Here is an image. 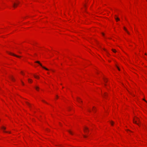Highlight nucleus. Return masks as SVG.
Here are the masks:
<instances>
[{"label": "nucleus", "instance_id": "17", "mask_svg": "<svg viewBox=\"0 0 147 147\" xmlns=\"http://www.w3.org/2000/svg\"><path fill=\"white\" fill-rule=\"evenodd\" d=\"M103 50L105 51L109 55V53L106 51V50L104 48L103 49Z\"/></svg>", "mask_w": 147, "mask_h": 147}, {"label": "nucleus", "instance_id": "33", "mask_svg": "<svg viewBox=\"0 0 147 147\" xmlns=\"http://www.w3.org/2000/svg\"><path fill=\"white\" fill-rule=\"evenodd\" d=\"M128 92H129V93H130V94H131V93H130V92H129V91H128Z\"/></svg>", "mask_w": 147, "mask_h": 147}, {"label": "nucleus", "instance_id": "14", "mask_svg": "<svg viewBox=\"0 0 147 147\" xmlns=\"http://www.w3.org/2000/svg\"><path fill=\"white\" fill-rule=\"evenodd\" d=\"M112 51L114 52V53H116V50L115 49H112Z\"/></svg>", "mask_w": 147, "mask_h": 147}, {"label": "nucleus", "instance_id": "7", "mask_svg": "<svg viewBox=\"0 0 147 147\" xmlns=\"http://www.w3.org/2000/svg\"><path fill=\"white\" fill-rule=\"evenodd\" d=\"M115 19L117 21L119 20H120L119 19L118 17H116V15H115Z\"/></svg>", "mask_w": 147, "mask_h": 147}, {"label": "nucleus", "instance_id": "5", "mask_svg": "<svg viewBox=\"0 0 147 147\" xmlns=\"http://www.w3.org/2000/svg\"><path fill=\"white\" fill-rule=\"evenodd\" d=\"M18 3H14L13 4V7L15 8L16 6L18 5V4L19 3V1L18 2Z\"/></svg>", "mask_w": 147, "mask_h": 147}, {"label": "nucleus", "instance_id": "31", "mask_svg": "<svg viewBox=\"0 0 147 147\" xmlns=\"http://www.w3.org/2000/svg\"><path fill=\"white\" fill-rule=\"evenodd\" d=\"M128 92H129V93H130V94H131V93H130V92H129V91H128Z\"/></svg>", "mask_w": 147, "mask_h": 147}, {"label": "nucleus", "instance_id": "26", "mask_svg": "<svg viewBox=\"0 0 147 147\" xmlns=\"http://www.w3.org/2000/svg\"><path fill=\"white\" fill-rule=\"evenodd\" d=\"M102 35H103V36H104V33H102Z\"/></svg>", "mask_w": 147, "mask_h": 147}, {"label": "nucleus", "instance_id": "16", "mask_svg": "<svg viewBox=\"0 0 147 147\" xmlns=\"http://www.w3.org/2000/svg\"><path fill=\"white\" fill-rule=\"evenodd\" d=\"M10 78L12 81H15V79L12 77H10Z\"/></svg>", "mask_w": 147, "mask_h": 147}, {"label": "nucleus", "instance_id": "22", "mask_svg": "<svg viewBox=\"0 0 147 147\" xmlns=\"http://www.w3.org/2000/svg\"><path fill=\"white\" fill-rule=\"evenodd\" d=\"M143 100H144L147 103V101L146 100L144 99H143Z\"/></svg>", "mask_w": 147, "mask_h": 147}, {"label": "nucleus", "instance_id": "23", "mask_svg": "<svg viewBox=\"0 0 147 147\" xmlns=\"http://www.w3.org/2000/svg\"><path fill=\"white\" fill-rule=\"evenodd\" d=\"M117 68L119 70H120V69H119V68L117 67Z\"/></svg>", "mask_w": 147, "mask_h": 147}, {"label": "nucleus", "instance_id": "25", "mask_svg": "<svg viewBox=\"0 0 147 147\" xmlns=\"http://www.w3.org/2000/svg\"><path fill=\"white\" fill-rule=\"evenodd\" d=\"M21 73L22 74H23V75H24V74L23 73V72L22 71H21Z\"/></svg>", "mask_w": 147, "mask_h": 147}, {"label": "nucleus", "instance_id": "13", "mask_svg": "<svg viewBox=\"0 0 147 147\" xmlns=\"http://www.w3.org/2000/svg\"><path fill=\"white\" fill-rule=\"evenodd\" d=\"M35 88L36 89V90H38L39 89V88L38 86H36L35 87Z\"/></svg>", "mask_w": 147, "mask_h": 147}, {"label": "nucleus", "instance_id": "9", "mask_svg": "<svg viewBox=\"0 0 147 147\" xmlns=\"http://www.w3.org/2000/svg\"><path fill=\"white\" fill-rule=\"evenodd\" d=\"M124 30L127 32V33L128 34H130L129 32L125 28V27H124Z\"/></svg>", "mask_w": 147, "mask_h": 147}, {"label": "nucleus", "instance_id": "1", "mask_svg": "<svg viewBox=\"0 0 147 147\" xmlns=\"http://www.w3.org/2000/svg\"><path fill=\"white\" fill-rule=\"evenodd\" d=\"M133 121L134 123L138 125H139V124L138 123H137V121H138L139 122V123H140V119H139V118L136 117L135 119H133Z\"/></svg>", "mask_w": 147, "mask_h": 147}, {"label": "nucleus", "instance_id": "34", "mask_svg": "<svg viewBox=\"0 0 147 147\" xmlns=\"http://www.w3.org/2000/svg\"><path fill=\"white\" fill-rule=\"evenodd\" d=\"M105 86H106V85H106V84H105Z\"/></svg>", "mask_w": 147, "mask_h": 147}, {"label": "nucleus", "instance_id": "19", "mask_svg": "<svg viewBox=\"0 0 147 147\" xmlns=\"http://www.w3.org/2000/svg\"><path fill=\"white\" fill-rule=\"evenodd\" d=\"M110 122H111V125H113V123H114L113 122V121H111Z\"/></svg>", "mask_w": 147, "mask_h": 147}, {"label": "nucleus", "instance_id": "20", "mask_svg": "<svg viewBox=\"0 0 147 147\" xmlns=\"http://www.w3.org/2000/svg\"><path fill=\"white\" fill-rule=\"evenodd\" d=\"M42 101L43 102H45V103H46L47 104V103L46 102H45L44 100H42Z\"/></svg>", "mask_w": 147, "mask_h": 147}, {"label": "nucleus", "instance_id": "10", "mask_svg": "<svg viewBox=\"0 0 147 147\" xmlns=\"http://www.w3.org/2000/svg\"><path fill=\"white\" fill-rule=\"evenodd\" d=\"M26 102L27 104L29 106V107H31V105L28 102Z\"/></svg>", "mask_w": 147, "mask_h": 147}, {"label": "nucleus", "instance_id": "24", "mask_svg": "<svg viewBox=\"0 0 147 147\" xmlns=\"http://www.w3.org/2000/svg\"><path fill=\"white\" fill-rule=\"evenodd\" d=\"M83 136L84 138H86L87 137L86 136L84 135H83Z\"/></svg>", "mask_w": 147, "mask_h": 147}, {"label": "nucleus", "instance_id": "3", "mask_svg": "<svg viewBox=\"0 0 147 147\" xmlns=\"http://www.w3.org/2000/svg\"><path fill=\"white\" fill-rule=\"evenodd\" d=\"M1 128L3 130V131L5 132H6V133H11L10 132H8V131H4V130L6 129V127H4V126L2 127H1Z\"/></svg>", "mask_w": 147, "mask_h": 147}, {"label": "nucleus", "instance_id": "4", "mask_svg": "<svg viewBox=\"0 0 147 147\" xmlns=\"http://www.w3.org/2000/svg\"><path fill=\"white\" fill-rule=\"evenodd\" d=\"M9 53V54L10 55H13L14 56H16V57H20V56H18V55H17L14 54L12 53Z\"/></svg>", "mask_w": 147, "mask_h": 147}, {"label": "nucleus", "instance_id": "2", "mask_svg": "<svg viewBox=\"0 0 147 147\" xmlns=\"http://www.w3.org/2000/svg\"><path fill=\"white\" fill-rule=\"evenodd\" d=\"M35 62L36 63H38L43 68L45 69V70H48L49 69H47V68L45 67H44V66H43L42 65V64L40 63V62L39 61H35Z\"/></svg>", "mask_w": 147, "mask_h": 147}, {"label": "nucleus", "instance_id": "29", "mask_svg": "<svg viewBox=\"0 0 147 147\" xmlns=\"http://www.w3.org/2000/svg\"><path fill=\"white\" fill-rule=\"evenodd\" d=\"M145 55H147L146 53H145Z\"/></svg>", "mask_w": 147, "mask_h": 147}, {"label": "nucleus", "instance_id": "15", "mask_svg": "<svg viewBox=\"0 0 147 147\" xmlns=\"http://www.w3.org/2000/svg\"><path fill=\"white\" fill-rule=\"evenodd\" d=\"M68 131L71 134L73 135V133L70 131V130H68Z\"/></svg>", "mask_w": 147, "mask_h": 147}, {"label": "nucleus", "instance_id": "27", "mask_svg": "<svg viewBox=\"0 0 147 147\" xmlns=\"http://www.w3.org/2000/svg\"><path fill=\"white\" fill-rule=\"evenodd\" d=\"M22 83L23 84V85H24V84L23 82L22 81Z\"/></svg>", "mask_w": 147, "mask_h": 147}, {"label": "nucleus", "instance_id": "6", "mask_svg": "<svg viewBox=\"0 0 147 147\" xmlns=\"http://www.w3.org/2000/svg\"><path fill=\"white\" fill-rule=\"evenodd\" d=\"M77 100L78 102H82V101L81 100V99L80 98H79V97H77Z\"/></svg>", "mask_w": 147, "mask_h": 147}, {"label": "nucleus", "instance_id": "35", "mask_svg": "<svg viewBox=\"0 0 147 147\" xmlns=\"http://www.w3.org/2000/svg\"><path fill=\"white\" fill-rule=\"evenodd\" d=\"M57 96V97H58V96Z\"/></svg>", "mask_w": 147, "mask_h": 147}, {"label": "nucleus", "instance_id": "30", "mask_svg": "<svg viewBox=\"0 0 147 147\" xmlns=\"http://www.w3.org/2000/svg\"><path fill=\"white\" fill-rule=\"evenodd\" d=\"M128 92H129V93H130V94H131V93H130V92H129V91H128Z\"/></svg>", "mask_w": 147, "mask_h": 147}, {"label": "nucleus", "instance_id": "11", "mask_svg": "<svg viewBox=\"0 0 147 147\" xmlns=\"http://www.w3.org/2000/svg\"><path fill=\"white\" fill-rule=\"evenodd\" d=\"M85 129L86 130H88V127H85L84 128V131H85V132H86V131L85 130Z\"/></svg>", "mask_w": 147, "mask_h": 147}, {"label": "nucleus", "instance_id": "18", "mask_svg": "<svg viewBox=\"0 0 147 147\" xmlns=\"http://www.w3.org/2000/svg\"><path fill=\"white\" fill-rule=\"evenodd\" d=\"M34 77L35 78H38V79L39 78V77H38V76H36L34 75Z\"/></svg>", "mask_w": 147, "mask_h": 147}, {"label": "nucleus", "instance_id": "32", "mask_svg": "<svg viewBox=\"0 0 147 147\" xmlns=\"http://www.w3.org/2000/svg\"><path fill=\"white\" fill-rule=\"evenodd\" d=\"M128 92H129V93H130V94H131V93H130V92H129V91H128Z\"/></svg>", "mask_w": 147, "mask_h": 147}, {"label": "nucleus", "instance_id": "12", "mask_svg": "<svg viewBox=\"0 0 147 147\" xmlns=\"http://www.w3.org/2000/svg\"><path fill=\"white\" fill-rule=\"evenodd\" d=\"M28 82L30 83H32V80L30 79H28Z\"/></svg>", "mask_w": 147, "mask_h": 147}, {"label": "nucleus", "instance_id": "21", "mask_svg": "<svg viewBox=\"0 0 147 147\" xmlns=\"http://www.w3.org/2000/svg\"><path fill=\"white\" fill-rule=\"evenodd\" d=\"M104 81L105 83H107V81L105 79H104Z\"/></svg>", "mask_w": 147, "mask_h": 147}, {"label": "nucleus", "instance_id": "8", "mask_svg": "<svg viewBox=\"0 0 147 147\" xmlns=\"http://www.w3.org/2000/svg\"><path fill=\"white\" fill-rule=\"evenodd\" d=\"M107 96V93L105 92L104 93V95H103V96L106 98V96Z\"/></svg>", "mask_w": 147, "mask_h": 147}, {"label": "nucleus", "instance_id": "28", "mask_svg": "<svg viewBox=\"0 0 147 147\" xmlns=\"http://www.w3.org/2000/svg\"><path fill=\"white\" fill-rule=\"evenodd\" d=\"M88 111L89 112H90V110H88Z\"/></svg>", "mask_w": 147, "mask_h": 147}]
</instances>
